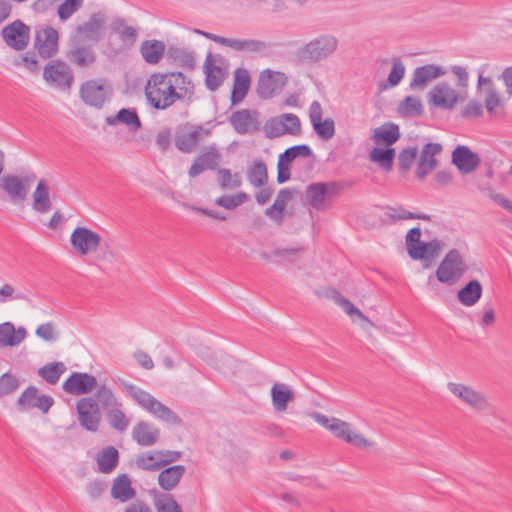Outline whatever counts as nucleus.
<instances>
[{"label":"nucleus","instance_id":"nucleus-1","mask_svg":"<svg viewBox=\"0 0 512 512\" xmlns=\"http://www.w3.org/2000/svg\"><path fill=\"white\" fill-rule=\"evenodd\" d=\"M147 103L156 110H166L178 101L190 98L194 85L182 72L153 73L144 87Z\"/></svg>","mask_w":512,"mask_h":512},{"label":"nucleus","instance_id":"nucleus-2","mask_svg":"<svg viewBox=\"0 0 512 512\" xmlns=\"http://www.w3.org/2000/svg\"><path fill=\"white\" fill-rule=\"evenodd\" d=\"M311 417L322 427L331 432L336 438L356 447H371L377 445L371 438L366 437L351 423L336 417H328L324 414L313 412Z\"/></svg>","mask_w":512,"mask_h":512},{"label":"nucleus","instance_id":"nucleus-3","mask_svg":"<svg viewBox=\"0 0 512 512\" xmlns=\"http://www.w3.org/2000/svg\"><path fill=\"white\" fill-rule=\"evenodd\" d=\"M124 388L139 406L145 409L156 419L171 426H181L183 424L182 419L177 413L157 400L149 392L129 383H125Z\"/></svg>","mask_w":512,"mask_h":512},{"label":"nucleus","instance_id":"nucleus-4","mask_svg":"<svg viewBox=\"0 0 512 512\" xmlns=\"http://www.w3.org/2000/svg\"><path fill=\"white\" fill-rule=\"evenodd\" d=\"M467 263L458 249L449 250L436 269L435 276L440 283L454 285L467 272Z\"/></svg>","mask_w":512,"mask_h":512},{"label":"nucleus","instance_id":"nucleus-5","mask_svg":"<svg viewBox=\"0 0 512 512\" xmlns=\"http://www.w3.org/2000/svg\"><path fill=\"white\" fill-rule=\"evenodd\" d=\"M112 88L104 78L91 79L80 85L79 95L81 100L91 107L101 109L110 98Z\"/></svg>","mask_w":512,"mask_h":512},{"label":"nucleus","instance_id":"nucleus-6","mask_svg":"<svg viewBox=\"0 0 512 512\" xmlns=\"http://www.w3.org/2000/svg\"><path fill=\"white\" fill-rule=\"evenodd\" d=\"M448 391L462 404L475 411H485L490 404L483 392L460 382H448Z\"/></svg>","mask_w":512,"mask_h":512},{"label":"nucleus","instance_id":"nucleus-7","mask_svg":"<svg viewBox=\"0 0 512 512\" xmlns=\"http://www.w3.org/2000/svg\"><path fill=\"white\" fill-rule=\"evenodd\" d=\"M301 133V122L297 115L284 113L268 119L264 125V134L269 139L289 134L298 136Z\"/></svg>","mask_w":512,"mask_h":512},{"label":"nucleus","instance_id":"nucleus-8","mask_svg":"<svg viewBox=\"0 0 512 512\" xmlns=\"http://www.w3.org/2000/svg\"><path fill=\"white\" fill-rule=\"evenodd\" d=\"M196 33L204 36L205 38L215 43L229 47L230 49L240 53H260L267 49V44L258 39L226 38L201 30H196Z\"/></svg>","mask_w":512,"mask_h":512},{"label":"nucleus","instance_id":"nucleus-9","mask_svg":"<svg viewBox=\"0 0 512 512\" xmlns=\"http://www.w3.org/2000/svg\"><path fill=\"white\" fill-rule=\"evenodd\" d=\"M340 185L336 182H318L307 186L305 197L311 207L316 210H324L327 202L338 195Z\"/></svg>","mask_w":512,"mask_h":512},{"label":"nucleus","instance_id":"nucleus-10","mask_svg":"<svg viewBox=\"0 0 512 512\" xmlns=\"http://www.w3.org/2000/svg\"><path fill=\"white\" fill-rule=\"evenodd\" d=\"M43 78L48 84L63 91H70L74 82L72 70L62 60L49 62L44 68Z\"/></svg>","mask_w":512,"mask_h":512},{"label":"nucleus","instance_id":"nucleus-11","mask_svg":"<svg viewBox=\"0 0 512 512\" xmlns=\"http://www.w3.org/2000/svg\"><path fill=\"white\" fill-rule=\"evenodd\" d=\"M101 236L91 229L78 226L70 236V243L74 252L79 256H86L97 251L101 245Z\"/></svg>","mask_w":512,"mask_h":512},{"label":"nucleus","instance_id":"nucleus-12","mask_svg":"<svg viewBox=\"0 0 512 512\" xmlns=\"http://www.w3.org/2000/svg\"><path fill=\"white\" fill-rule=\"evenodd\" d=\"M34 179V174L25 177L5 175L1 178L0 188L8 195L11 202H24L27 199L30 184Z\"/></svg>","mask_w":512,"mask_h":512},{"label":"nucleus","instance_id":"nucleus-13","mask_svg":"<svg viewBox=\"0 0 512 512\" xmlns=\"http://www.w3.org/2000/svg\"><path fill=\"white\" fill-rule=\"evenodd\" d=\"M1 36L8 47L22 51L29 44L30 27L17 19L3 27Z\"/></svg>","mask_w":512,"mask_h":512},{"label":"nucleus","instance_id":"nucleus-14","mask_svg":"<svg viewBox=\"0 0 512 512\" xmlns=\"http://www.w3.org/2000/svg\"><path fill=\"white\" fill-rule=\"evenodd\" d=\"M229 123L240 135L254 134L261 128L260 113L253 109H241L233 112Z\"/></svg>","mask_w":512,"mask_h":512},{"label":"nucleus","instance_id":"nucleus-15","mask_svg":"<svg viewBox=\"0 0 512 512\" xmlns=\"http://www.w3.org/2000/svg\"><path fill=\"white\" fill-rule=\"evenodd\" d=\"M59 35L55 28L51 26H38L35 31L34 47L40 57L49 59L58 52Z\"/></svg>","mask_w":512,"mask_h":512},{"label":"nucleus","instance_id":"nucleus-16","mask_svg":"<svg viewBox=\"0 0 512 512\" xmlns=\"http://www.w3.org/2000/svg\"><path fill=\"white\" fill-rule=\"evenodd\" d=\"M338 41L334 36L323 35L310 41L302 51V57L311 62L327 58L337 48Z\"/></svg>","mask_w":512,"mask_h":512},{"label":"nucleus","instance_id":"nucleus-17","mask_svg":"<svg viewBox=\"0 0 512 512\" xmlns=\"http://www.w3.org/2000/svg\"><path fill=\"white\" fill-rule=\"evenodd\" d=\"M76 409L81 426L92 432L97 431L101 413L95 399L93 397H84L78 400Z\"/></svg>","mask_w":512,"mask_h":512},{"label":"nucleus","instance_id":"nucleus-18","mask_svg":"<svg viewBox=\"0 0 512 512\" xmlns=\"http://www.w3.org/2000/svg\"><path fill=\"white\" fill-rule=\"evenodd\" d=\"M222 161V154L219 152L215 145L204 147L200 154L195 158L191 167L189 168L188 175L195 178L205 170L216 171Z\"/></svg>","mask_w":512,"mask_h":512},{"label":"nucleus","instance_id":"nucleus-19","mask_svg":"<svg viewBox=\"0 0 512 512\" xmlns=\"http://www.w3.org/2000/svg\"><path fill=\"white\" fill-rule=\"evenodd\" d=\"M181 456L177 450H157L152 454L142 453L136 461L139 468L148 471H156L176 461Z\"/></svg>","mask_w":512,"mask_h":512},{"label":"nucleus","instance_id":"nucleus-20","mask_svg":"<svg viewBox=\"0 0 512 512\" xmlns=\"http://www.w3.org/2000/svg\"><path fill=\"white\" fill-rule=\"evenodd\" d=\"M210 135V130L201 125L193 126L190 130L178 131L175 134V146L183 153H192L199 142Z\"/></svg>","mask_w":512,"mask_h":512},{"label":"nucleus","instance_id":"nucleus-21","mask_svg":"<svg viewBox=\"0 0 512 512\" xmlns=\"http://www.w3.org/2000/svg\"><path fill=\"white\" fill-rule=\"evenodd\" d=\"M97 387V379L94 375L81 372H73L63 383V390L71 395H83L92 392Z\"/></svg>","mask_w":512,"mask_h":512},{"label":"nucleus","instance_id":"nucleus-22","mask_svg":"<svg viewBox=\"0 0 512 512\" xmlns=\"http://www.w3.org/2000/svg\"><path fill=\"white\" fill-rule=\"evenodd\" d=\"M444 244L438 239L429 242H420L417 245L408 246V254L413 260H422L424 268H429L431 263L439 256Z\"/></svg>","mask_w":512,"mask_h":512},{"label":"nucleus","instance_id":"nucleus-23","mask_svg":"<svg viewBox=\"0 0 512 512\" xmlns=\"http://www.w3.org/2000/svg\"><path fill=\"white\" fill-rule=\"evenodd\" d=\"M309 118L315 133L322 140H330L335 135V123L332 118L322 121V106L318 101H313L309 108Z\"/></svg>","mask_w":512,"mask_h":512},{"label":"nucleus","instance_id":"nucleus-24","mask_svg":"<svg viewBox=\"0 0 512 512\" xmlns=\"http://www.w3.org/2000/svg\"><path fill=\"white\" fill-rule=\"evenodd\" d=\"M428 102L435 107L449 110L457 104L458 94L449 84L441 82L428 93Z\"/></svg>","mask_w":512,"mask_h":512},{"label":"nucleus","instance_id":"nucleus-25","mask_svg":"<svg viewBox=\"0 0 512 512\" xmlns=\"http://www.w3.org/2000/svg\"><path fill=\"white\" fill-rule=\"evenodd\" d=\"M68 61L79 68H90L97 61V55L91 45L74 41L67 53Z\"/></svg>","mask_w":512,"mask_h":512},{"label":"nucleus","instance_id":"nucleus-26","mask_svg":"<svg viewBox=\"0 0 512 512\" xmlns=\"http://www.w3.org/2000/svg\"><path fill=\"white\" fill-rule=\"evenodd\" d=\"M54 400L49 395L38 396V390L29 386L17 400L19 409L38 408L42 413H47L53 406Z\"/></svg>","mask_w":512,"mask_h":512},{"label":"nucleus","instance_id":"nucleus-27","mask_svg":"<svg viewBox=\"0 0 512 512\" xmlns=\"http://www.w3.org/2000/svg\"><path fill=\"white\" fill-rule=\"evenodd\" d=\"M441 151L442 145L439 143H427L423 147L416 169V176L419 179H424L437 167L435 156Z\"/></svg>","mask_w":512,"mask_h":512},{"label":"nucleus","instance_id":"nucleus-28","mask_svg":"<svg viewBox=\"0 0 512 512\" xmlns=\"http://www.w3.org/2000/svg\"><path fill=\"white\" fill-rule=\"evenodd\" d=\"M221 61H222V59L220 57L217 58V57L213 56L211 53H209L205 59V62H204V72H205V76H206L205 81H206V86L211 91H215L216 89H218L222 85V83L227 75L226 70L217 64L218 62H221Z\"/></svg>","mask_w":512,"mask_h":512},{"label":"nucleus","instance_id":"nucleus-29","mask_svg":"<svg viewBox=\"0 0 512 512\" xmlns=\"http://www.w3.org/2000/svg\"><path fill=\"white\" fill-rule=\"evenodd\" d=\"M446 74V71L435 64L417 67L410 82L411 89L423 90L431 81Z\"/></svg>","mask_w":512,"mask_h":512},{"label":"nucleus","instance_id":"nucleus-30","mask_svg":"<svg viewBox=\"0 0 512 512\" xmlns=\"http://www.w3.org/2000/svg\"><path fill=\"white\" fill-rule=\"evenodd\" d=\"M452 162L462 173L468 174L478 167L480 159L467 146H458L452 153Z\"/></svg>","mask_w":512,"mask_h":512},{"label":"nucleus","instance_id":"nucleus-31","mask_svg":"<svg viewBox=\"0 0 512 512\" xmlns=\"http://www.w3.org/2000/svg\"><path fill=\"white\" fill-rule=\"evenodd\" d=\"M105 19L100 13L92 14L88 21L77 26L76 30L85 39L99 42L101 40L102 30L104 28Z\"/></svg>","mask_w":512,"mask_h":512},{"label":"nucleus","instance_id":"nucleus-32","mask_svg":"<svg viewBox=\"0 0 512 512\" xmlns=\"http://www.w3.org/2000/svg\"><path fill=\"white\" fill-rule=\"evenodd\" d=\"M27 331L24 327L15 328L11 322L0 324V348L14 347L21 344L26 338Z\"/></svg>","mask_w":512,"mask_h":512},{"label":"nucleus","instance_id":"nucleus-33","mask_svg":"<svg viewBox=\"0 0 512 512\" xmlns=\"http://www.w3.org/2000/svg\"><path fill=\"white\" fill-rule=\"evenodd\" d=\"M159 436V429L145 421L137 423L132 430L133 439L141 446L154 445Z\"/></svg>","mask_w":512,"mask_h":512},{"label":"nucleus","instance_id":"nucleus-34","mask_svg":"<svg viewBox=\"0 0 512 512\" xmlns=\"http://www.w3.org/2000/svg\"><path fill=\"white\" fill-rule=\"evenodd\" d=\"M111 496L120 502H127L135 498L136 490L132 487L131 479L127 474H120L113 480Z\"/></svg>","mask_w":512,"mask_h":512},{"label":"nucleus","instance_id":"nucleus-35","mask_svg":"<svg viewBox=\"0 0 512 512\" xmlns=\"http://www.w3.org/2000/svg\"><path fill=\"white\" fill-rule=\"evenodd\" d=\"M166 46L163 41L160 40H145L140 45V53L148 64H158L164 54H165Z\"/></svg>","mask_w":512,"mask_h":512},{"label":"nucleus","instance_id":"nucleus-36","mask_svg":"<svg viewBox=\"0 0 512 512\" xmlns=\"http://www.w3.org/2000/svg\"><path fill=\"white\" fill-rule=\"evenodd\" d=\"M272 405L275 411L284 412L294 400V393L287 384L275 383L271 388Z\"/></svg>","mask_w":512,"mask_h":512},{"label":"nucleus","instance_id":"nucleus-37","mask_svg":"<svg viewBox=\"0 0 512 512\" xmlns=\"http://www.w3.org/2000/svg\"><path fill=\"white\" fill-rule=\"evenodd\" d=\"M32 199V208L36 212L44 214L51 210L52 203L49 195V186L44 179L38 182L32 194Z\"/></svg>","mask_w":512,"mask_h":512},{"label":"nucleus","instance_id":"nucleus-38","mask_svg":"<svg viewBox=\"0 0 512 512\" xmlns=\"http://www.w3.org/2000/svg\"><path fill=\"white\" fill-rule=\"evenodd\" d=\"M400 138L398 125L386 123L373 130L372 139L377 145H385L387 148L397 142Z\"/></svg>","mask_w":512,"mask_h":512},{"label":"nucleus","instance_id":"nucleus-39","mask_svg":"<svg viewBox=\"0 0 512 512\" xmlns=\"http://www.w3.org/2000/svg\"><path fill=\"white\" fill-rule=\"evenodd\" d=\"M329 297L352 319L355 317L363 320L370 326L374 323L365 316L350 300L342 296L337 290L332 289L329 291Z\"/></svg>","mask_w":512,"mask_h":512},{"label":"nucleus","instance_id":"nucleus-40","mask_svg":"<svg viewBox=\"0 0 512 512\" xmlns=\"http://www.w3.org/2000/svg\"><path fill=\"white\" fill-rule=\"evenodd\" d=\"M185 473L183 465H174L160 472L158 475L159 486L165 491L175 488Z\"/></svg>","mask_w":512,"mask_h":512},{"label":"nucleus","instance_id":"nucleus-41","mask_svg":"<svg viewBox=\"0 0 512 512\" xmlns=\"http://www.w3.org/2000/svg\"><path fill=\"white\" fill-rule=\"evenodd\" d=\"M250 75L247 70L239 68L235 71L234 85L231 95L232 104L241 102L250 87Z\"/></svg>","mask_w":512,"mask_h":512},{"label":"nucleus","instance_id":"nucleus-42","mask_svg":"<svg viewBox=\"0 0 512 512\" xmlns=\"http://www.w3.org/2000/svg\"><path fill=\"white\" fill-rule=\"evenodd\" d=\"M483 288L478 280L469 281L458 293V301L465 306L475 305L482 296Z\"/></svg>","mask_w":512,"mask_h":512},{"label":"nucleus","instance_id":"nucleus-43","mask_svg":"<svg viewBox=\"0 0 512 512\" xmlns=\"http://www.w3.org/2000/svg\"><path fill=\"white\" fill-rule=\"evenodd\" d=\"M106 123L112 126L122 123L128 126L132 131H137L141 128L140 118L134 109L122 108L115 116L107 117Z\"/></svg>","mask_w":512,"mask_h":512},{"label":"nucleus","instance_id":"nucleus-44","mask_svg":"<svg viewBox=\"0 0 512 512\" xmlns=\"http://www.w3.org/2000/svg\"><path fill=\"white\" fill-rule=\"evenodd\" d=\"M369 158L372 162L377 163L384 172H390L393 168L395 158L394 148H373L369 152Z\"/></svg>","mask_w":512,"mask_h":512},{"label":"nucleus","instance_id":"nucleus-45","mask_svg":"<svg viewBox=\"0 0 512 512\" xmlns=\"http://www.w3.org/2000/svg\"><path fill=\"white\" fill-rule=\"evenodd\" d=\"M278 88L276 76L271 71L261 73L257 84V93L261 98H271Z\"/></svg>","mask_w":512,"mask_h":512},{"label":"nucleus","instance_id":"nucleus-46","mask_svg":"<svg viewBox=\"0 0 512 512\" xmlns=\"http://www.w3.org/2000/svg\"><path fill=\"white\" fill-rule=\"evenodd\" d=\"M247 180L254 187H263L268 182V172L266 164L261 161H255L247 170Z\"/></svg>","mask_w":512,"mask_h":512},{"label":"nucleus","instance_id":"nucleus-47","mask_svg":"<svg viewBox=\"0 0 512 512\" xmlns=\"http://www.w3.org/2000/svg\"><path fill=\"white\" fill-rule=\"evenodd\" d=\"M485 109L490 116L499 115L504 109V100L496 88H491L484 93Z\"/></svg>","mask_w":512,"mask_h":512},{"label":"nucleus","instance_id":"nucleus-48","mask_svg":"<svg viewBox=\"0 0 512 512\" xmlns=\"http://www.w3.org/2000/svg\"><path fill=\"white\" fill-rule=\"evenodd\" d=\"M98 470L101 473H111L119 462L118 450H102L96 457Z\"/></svg>","mask_w":512,"mask_h":512},{"label":"nucleus","instance_id":"nucleus-49","mask_svg":"<svg viewBox=\"0 0 512 512\" xmlns=\"http://www.w3.org/2000/svg\"><path fill=\"white\" fill-rule=\"evenodd\" d=\"M398 112L404 117H419L423 113V105L420 98L407 96L398 106Z\"/></svg>","mask_w":512,"mask_h":512},{"label":"nucleus","instance_id":"nucleus-50","mask_svg":"<svg viewBox=\"0 0 512 512\" xmlns=\"http://www.w3.org/2000/svg\"><path fill=\"white\" fill-rule=\"evenodd\" d=\"M66 371V366L62 362H53L41 367L38 374L47 383L55 385L61 375Z\"/></svg>","mask_w":512,"mask_h":512},{"label":"nucleus","instance_id":"nucleus-51","mask_svg":"<svg viewBox=\"0 0 512 512\" xmlns=\"http://www.w3.org/2000/svg\"><path fill=\"white\" fill-rule=\"evenodd\" d=\"M111 29L119 35L124 44L129 46L133 45L137 39L135 28L126 25L125 21L121 18H117L112 22Z\"/></svg>","mask_w":512,"mask_h":512},{"label":"nucleus","instance_id":"nucleus-52","mask_svg":"<svg viewBox=\"0 0 512 512\" xmlns=\"http://www.w3.org/2000/svg\"><path fill=\"white\" fill-rule=\"evenodd\" d=\"M218 184L221 189H236L242 185V179L239 173H232L227 168H218L216 170Z\"/></svg>","mask_w":512,"mask_h":512},{"label":"nucleus","instance_id":"nucleus-53","mask_svg":"<svg viewBox=\"0 0 512 512\" xmlns=\"http://www.w3.org/2000/svg\"><path fill=\"white\" fill-rule=\"evenodd\" d=\"M108 424L115 430L123 432L130 424V420L125 413L117 407H113L106 411Z\"/></svg>","mask_w":512,"mask_h":512},{"label":"nucleus","instance_id":"nucleus-54","mask_svg":"<svg viewBox=\"0 0 512 512\" xmlns=\"http://www.w3.org/2000/svg\"><path fill=\"white\" fill-rule=\"evenodd\" d=\"M94 399L98 403V406L101 405L106 411L120 405L114 393L105 385H101L97 388Z\"/></svg>","mask_w":512,"mask_h":512},{"label":"nucleus","instance_id":"nucleus-55","mask_svg":"<svg viewBox=\"0 0 512 512\" xmlns=\"http://www.w3.org/2000/svg\"><path fill=\"white\" fill-rule=\"evenodd\" d=\"M157 512H183L179 503L169 493L159 494L154 501Z\"/></svg>","mask_w":512,"mask_h":512},{"label":"nucleus","instance_id":"nucleus-56","mask_svg":"<svg viewBox=\"0 0 512 512\" xmlns=\"http://www.w3.org/2000/svg\"><path fill=\"white\" fill-rule=\"evenodd\" d=\"M304 252L305 248L301 246L293 248H276L273 250L272 255L277 258L276 262L278 264H283L295 262Z\"/></svg>","mask_w":512,"mask_h":512},{"label":"nucleus","instance_id":"nucleus-57","mask_svg":"<svg viewBox=\"0 0 512 512\" xmlns=\"http://www.w3.org/2000/svg\"><path fill=\"white\" fill-rule=\"evenodd\" d=\"M248 200V194L245 192H238L234 195H223L215 200V203L228 210H233L239 205L245 203Z\"/></svg>","mask_w":512,"mask_h":512},{"label":"nucleus","instance_id":"nucleus-58","mask_svg":"<svg viewBox=\"0 0 512 512\" xmlns=\"http://www.w3.org/2000/svg\"><path fill=\"white\" fill-rule=\"evenodd\" d=\"M289 162H293L298 158H309L313 156V151L307 144L295 145L287 148L282 154H280Z\"/></svg>","mask_w":512,"mask_h":512},{"label":"nucleus","instance_id":"nucleus-59","mask_svg":"<svg viewBox=\"0 0 512 512\" xmlns=\"http://www.w3.org/2000/svg\"><path fill=\"white\" fill-rule=\"evenodd\" d=\"M26 300L25 294L16 290V288L10 283H4L0 287V304H5L11 301H23Z\"/></svg>","mask_w":512,"mask_h":512},{"label":"nucleus","instance_id":"nucleus-60","mask_svg":"<svg viewBox=\"0 0 512 512\" xmlns=\"http://www.w3.org/2000/svg\"><path fill=\"white\" fill-rule=\"evenodd\" d=\"M418 155L417 147L403 149L398 155L399 169L403 172L408 171L416 160Z\"/></svg>","mask_w":512,"mask_h":512},{"label":"nucleus","instance_id":"nucleus-61","mask_svg":"<svg viewBox=\"0 0 512 512\" xmlns=\"http://www.w3.org/2000/svg\"><path fill=\"white\" fill-rule=\"evenodd\" d=\"M386 215L393 221L407 220V219H422L429 220L430 217L426 214H415L405 210L404 208H389V212Z\"/></svg>","mask_w":512,"mask_h":512},{"label":"nucleus","instance_id":"nucleus-62","mask_svg":"<svg viewBox=\"0 0 512 512\" xmlns=\"http://www.w3.org/2000/svg\"><path fill=\"white\" fill-rule=\"evenodd\" d=\"M83 5V0H65L59 7L57 14L60 20L69 19Z\"/></svg>","mask_w":512,"mask_h":512},{"label":"nucleus","instance_id":"nucleus-63","mask_svg":"<svg viewBox=\"0 0 512 512\" xmlns=\"http://www.w3.org/2000/svg\"><path fill=\"white\" fill-rule=\"evenodd\" d=\"M19 381L17 377L11 373H5L0 376V397L12 394L17 390Z\"/></svg>","mask_w":512,"mask_h":512},{"label":"nucleus","instance_id":"nucleus-64","mask_svg":"<svg viewBox=\"0 0 512 512\" xmlns=\"http://www.w3.org/2000/svg\"><path fill=\"white\" fill-rule=\"evenodd\" d=\"M35 333L39 338L47 342H53L58 338V334L55 330V324L53 322H47L39 325Z\"/></svg>","mask_w":512,"mask_h":512}]
</instances>
